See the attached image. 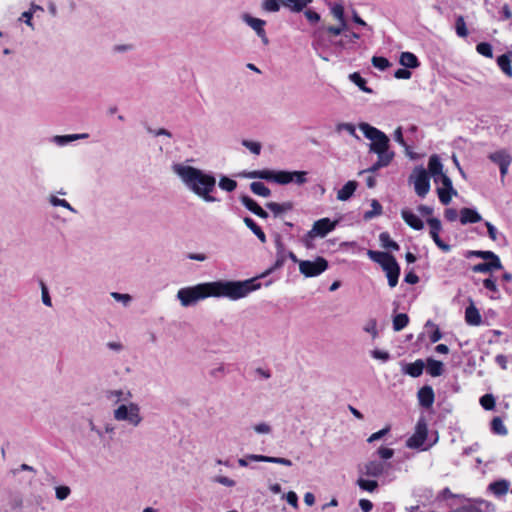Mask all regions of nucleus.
Masks as SVG:
<instances>
[{
	"label": "nucleus",
	"mask_w": 512,
	"mask_h": 512,
	"mask_svg": "<svg viewBox=\"0 0 512 512\" xmlns=\"http://www.w3.org/2000/svg\"><path fill=\"white\" fill-rule=\"evenodd\" d=\"M429 176L431 175L433 179L435 177H439L443 173V164L441 163L440 157L436 154L430 156L428 161V171Z\"/></svg>",
	"instance_id": "25"
},
{
	"label": "nucleus",
	"mask_w": 512,
	"mask_h": 512,
	"mask_svg": "<svg viewBox=\"0 0 512 512\" xmlns=\"http://www.w3.org/2000/svg\"><path fill=\"white\" fill-rule=\"evenodd\" d=\"M427 372L432 377H438L443 373V363L434 359H428Z\"/></svg>",
	"instance_id": "36"
},
{
	"label": "nucleus",
	"mask_w": 512,
	"mask_h": 512,
	"mask_svg": "<svg viewBox=\"0 0 512 512\" xmlns=\"http://www.w3.org/2000/svg\"><path fill=\"white\" fill-rule=\"evenodd\" d=\"M347 31V23H339L338 26H321L319 27L315 33L314 37L317 40H321L324 38L325 34H331L333 36H338L343 34V32Z\"/></svg>",
	"instance_id": "16"
},
{
	"label": "nucleus",
	"mask_w": 512,
	"mask_h": 512,
	"mask_svg": "<svg viewBox=\"0 0 512 512\" xmlns=\"http://www.w3.org/2000/svg\"><path fill=\"white\" fill-rule=\"evenodd\" d=\"M497 64L505 75H507L509 78H512L511 60L506 54L500 55L497 58Z\"/></svg>",
	"instance_id": "37"
},
{
	"label": "nucleus",
	"mask_w": 512,
	"mask_h": 512,
	"mask_svg": "<svg viewBox=\"0 0 512 512\" xmlns=\"http://www.w3.org/2000/svg\"><path fill=\"white\" fill-rule=\"evenodd\" d=\"M510 487V482L506 479H500L489 484L488 489L496 497H501L507 494Z\"/></svg>",
	"instance_id": "23"
},
{
	"label": "nucleus",
	"mask_w": 512,
	"mask_h": 512,
	"mask_svg": "<svg viewBox=\"0 0 512 512\" xmlns=\"http://www.w3.org/2000/svg\"><path fill=\"white\" fill-rule=\"evenodd\" d=\"M401 216L405 223L414 230H421L424 227L423 221L409 209H403Z\"/></svg>",
	"instance_id": "19"
},
{
	"label": "nucleus",
	"mask_w": 512,
	"mask_h": 512,
	"mask_svg": "<svg viewBox=\"0 0 512 512\" xmlns=\"http://www.w3.org/2000/svg\"><path fill=\"white\" fill-rule=\"evenodd\" d=\"M242 145L255 155H259L261 152V144L259 142L243 140Z\"/></svg>",
	"instance_id": "57"
},
{
	"label": "nucleus",
	"mask_w": 512,
	"mask_h": 512,
	"mask_svg": "<svg viewBox=\"0 0 512 512\" xmlns=\"http://www.w3.org/2000/svg\"><path fill=\"white\" fill-rule=\"evenodd\" d=\"M417 398L421 407L426 409L432 407L435 400V394L432 387L426 385L420 388L417 393Z\"/></svg>",
	"instance_id": "17"
},
{
	"label": "nucleus",
	"mask_w": 512,
	"mask_h": 512,
	"mask_svg": "<svg viewBox=\"0 0 512 512\" xmlns=\"http://www.w3.org/2000/svg\"><path fill=\"white\" fill-rule=\"evenodd\" d=\"M253 429L257 434H261V435L270 434L272 432V427L265 422L255 424L253 426Z\"/></svg>",
	"instance_id": "60"
},
{
	"label": "nucleus",
	"mask_w": 512,
	"mask_h": 512,
	"mask_svg": "<svg viewBox=\"0 0 512 512\" xmlns=\"http://www.w3.org/2000/svg\"><path fill=\"white\" fill-rule=\"evenodd\" d=\"M243 220L246 226L255 234V236L261 241V243H265L266 235L262 231V229L257 225V223L250 217H245Z\"/></svg>",
	"instance_id": "35"
},
{
	"label": "nucleus",
	"mask_w": 512,
	"mask_h": 512,
	"mask_svg": "<svg viewBox=\"0 0 512 512\" xmlns=\"http://www.w3.org/2000/svg\"><path fill=\"white\" fill-rule=\"evenodd\" d=\"M358 187V183L354 180L348 181L340 190L337 192V199L340 201H347L351 198Z\"/></svg>",
	"instance_id": "26"
},
{
	"label": "nucleus",
	"mask_w": 512,
	"mask_h": 512,
	"mask_svg": "<svg viewBox=\"0 0 512 512\" xmlns=\"http://www.w3.org/2000/svg\"><path fill=\"white\" fill-rule=\"evenodd\" d=\"M358 127L364 136L371 141L369 145L370 152L376 155L395 156L394 152L389 150L390 140L384 132L365 122L360 123Z\"/></svg>",
	"instance_id": "4"
},
{
	"label": "nucleus",
	"mask_w": 512,
	"mask_h": 512,
	"mask_svg": "<svg viewBox=\"0 0 512 512\" xmlns=\"http://www.w3.org/2000/svg\"><path fill=\"white\" fill-rule=\"evenodd\" d=\"M248 459L255 462H268L275 463L284 466H292V461L287 458L282 457H273V456H265V455H257V454H249Z\"/></svg>",
	"instance_id": "18"
},
{
	"label": "nucleus",
	"mask_w": 512,
	"mask_h": 512,
	"mask_svg": "<svg viewBox=\"0 0 512 512\" xmlns=\"http://www.w3.org/2000/svg\"><path fill=\"white\" fill-rule=\"evenodd\" d=\"M410 179L413 180L416 194L419 197H425L430 190V176L427 170L422 166L416 167Z\"/></svg>",
	"instance_id": "10"
},
{
	"label": "nucleus",
	"mask_w": 512,
	"mask_h": 512,
	"mask_svg": "<svg viewBox=\"0 0 512 512\" xmlns=\"http://www.w3.org/2000/svg\"><path fill=\"white\" fill-rule=\"evenodd\" d=\"M259 279L260 277H254L243 281L219 280L208 282L210 296L228 298L233 301L245 298L261 287Z\"/></svg>",
	"instance_id": "2"
},
{
	"label": "nucleus",
	"mask_w": 512,
	"mask_h": 512,
	"mask_svg": "<svg viewBox=\"0 0 512 512\" xmlns=\"http://www.w3.org/2000/svg\"><path fill=\"white\" fill-rule=\"evenodd\" d=\"M176 297L183 307L193 306L198 301L211 297L208 282L181 288Z\"/></svg>",
	"instance_id": "7"
},
{
	"label": "nucleus",
	"mask_w": 512,
	"mask_h": 512,
	"mask_svg": "<svg viewBox=\"0 0 512 512\" xmlns=\"http://www.w3.org/2000/svg\"><path fill=\"white\" fill-rule=\"evenodd\" d=\"M482 220V216L472 208H462L460 210V222L463 225L477 223Z\"/></svg>",
	"instance_id": "21"
},
{
	"label": "nucleus",
	"mask_w": 512,
	"mask_h": 512,
	"mask_svg": "<svg viewBox=\"0 0 512 512\" xmlns=\"http://www.w3.org/2000/svg\"><path fill=\"white\" fill-rule=\"evenodd\" d=\"M476 257L486 260L487 262L500 261L499 256L496 255L493 251L478 250V254H476Z\"/></svg>",
	"instance_id": "56"
},
{
	"label": "nucleus",
	"mask_w": 512,
	"mask_h": 512,
	"mask_svg": "<svg viewBox=\"0 0 512 512\" xmlns=\"http://www.w3.org/2000/svg\"><path fill=\"white\" fill-rule=\"evenodd\" d=\"M426 440V429L425 427L421 430L418 425L417 432L407 440V446L409 448H420L423 446Z\"/></svg>",
	"instance_id": "27"
},
{
	"label": "nucleus",
	"mask_w": 512,
	"mask_h": 512,
	"mask_svg": "<svg viewBox=\"0 0 512 512\" xmlns=\"http://www.w3.org/2000/svg\"><path fill=\"white\" fill-rule=\"evenodd\" d=\"M173 172L181 179L188 190L205 202H216L211 194L216 188V178L212 173H207L193 166L181 163L172 166Z\"/></svg>",
	"instance_id": "1"
},
{
	"label": "nucleus",
	"mask_w": 512,
	"mask_h": 512,
	"mask_svg": "<svg viewBox=\"0 0 512 512\" xmlns=\"http://www.w3.org/2000/svg\"><path fill=\"white\" fill-rule=\"evenodd\" d=\"M499 269H502L501 261L482 262V263H478L472 267V271L475 273H488L493 270H499Z\"/></svg>",
	"instance_id": "30"
},
{
	"label": "nucleus",
	"mask_w": 512,
	"mask_h": 512,
	"mask_svg": "<svg viewBox=\"0 0 512 512\" xmlns=\"http://www.w3.org/2000/svg\"><path fill=\"white\" fill-rule=\"evenodd\" d=\"M71 493V489L68 486H58L55 488L56 498L60 501L65 500Z\"/></svg>",
	"instance_id": "59"
},
{
	"label": "nucleus",
	"mask_w": 512,
	"mask_h": 512,
	"mask_svg": "<svg viewBox=\"0 0 512 512\" xmlns=\"http://www.w3.org/2000/svg\"><path fill=\"white\" fill-rule=\"evenodd\" d=\"M349 79L357 85L361 91L365 93H373V90L366 86V80L358 72L351 73L349 75Z\"/></svg>",
	"instance_id": "38"
},
{
	"label": "nucleus",
	"mask_w": 512,
	"mask_h": 512,
	"mask_svg": "<svg viewBox=\"0 0 512 512\" xmlns=\"http://www.w3.org/2000/svg\"><path fill=\"white\" fill-rule=\"evenodd\" d=\"M241 19L246 25H248L252 30H254V32L261 39L264 45H267L269 43V39L265 31V20L253 17L248 13L242 14Z\"/></svg>",
	"instance_id": "12"
},
{
	"label": "nucleus",
	"mask_w": 512,
	"mask_h": 512,
	"mask_svg": "<svg viewBox=\"0 0 512 512\" xmlns=\"http://www.w3.org/2000/svg\"><path fill=\"white\" fill-rule=\"evenodd\" d=\"M246 177L250 179H263L272 181L280 185H287L289 183H295L297 185H303L307 182L306 171H285V170H255L246 174Z\"/></svg>",
	"instance_id": "3"
},
{
	"label": "nucleus",
	"mask_w": 512,
	"mask_h": 512,
	"mask_svg": "<svg viewBox=\"0 0 512 512\" xmlns=\"http://www.w3.org/2000/svg\"><path fill=\"white\" fill-rule=\"evenodd\" d=\"M219 187L224 191L232 192L236 189L237 182L233 179L223 176L219 181Z\"/></svg>",
	"instance_id": "47"
},
{
	"label": "nucleus",
	"mask_w": 512,
	"mask_h": 512,
	"mask_svg": "<svg viewBox=\"0 0 512 512\" xmlns=\"http://www.w3.org/2000/svg\"><path fill=\"white\" fill-rule=\"evenodd\" d=\"M49 203L54 206V207H63L69 211H71L72 213H77V210L75 208H73L70 203L68 201H66L65 199H60L58 197H56L55 195H51L49 197Z\"/></svg>",
	"instance_id": "44"
},
{
	"label": "nucleus",
	"mask_w": 512,
	"mask_h": 512,
	"mask_svg": "<svg viewBox=\"0 0 512 512\" xmlns=\"http://www.w3.org/2000/svg\"><path fill=\"white\" fill-rule=\"evenodd\" d=\"M240 201L243 204L245 208H247L249 211L255 214V211H257L260 206L254 201L251 197L247 195H242L240 197Z\"/></svg>",
	"instance_id": "48"
},
{
	"label": "nucleus",
	"mask_w": 512,
	"mask_h": 512,
	"mask_svg": "<svg viewBox=\"0 0 512 512\" xmlns=\"http://www.w3.org/2000/svg\"><path fill=\"white\" fill-rule=\"evenodd\" d=\"M312 1L313 0H281L282 4L294 13L302 12Z\"/></svg>",
	"instance_id": "28"
},
{
	"label": "nucleus",
	"mask_w": 512,
	"mask_h": 512,
	"mask_svg": "<svg viewBox=\"0 0 512 512\" xmlns=\"http://www.w3.org/2000/svg\"><path fill=\"white\" fill-rule=\"evenodd\" d=\"M491 430L493 433L501 436H505L508 433V430L500 417L493 418L491 421Z\"/></svg>",
	"instance_id": "41"
},
{
	"label": "nucleus",
	"mask_w": 512,
	"mask_h": 512,
	"mask_svg": "<svg viewBox=\"0 0 512 512\" xmlns=\"http://www.w3.org/2000/svg\"><path fill=\"white\" fill-rule=\"evenodd\" d=\"M427 224L430 228V236L436 246L443 252H449L451 250V246L445 243L439 236V233L442 229L441 221L437 218H429L427 220Z\"/></svg>",
	"instance_id": "14"
},
{
	"label": "nucleus",
	"mask_w": 512,
	"mask_h": 512,
	"mask_svg": "<svg viewBox=\"0 0 512 512\" xmlns=\"http://www.w3.org/2000/svg\"><path fill=\"white\" fill-rule=\"evenodd\" d=\"M261 8L265 12L275 13L280 10L281 3L279 0H263Z\"/></svg>",
	"instance_id": "45"
},
{
	"label": "nucleus",
	"mask_w": 512,
	"mask_h": 512,
	"mask_svg": "<svg viewBox=\"0 0 512 512\" xmlns=\"http://www.w3.org/2000/svg\"><path fill=\"white\" fill-rule=\"evenodd\" d=\"M488 158L498 166H502V164H511L512 162V158L506 150L495 151L489 154Z\"/></svg>",
	"instance_id": "29"
},
{
	"label": "nucleus",
	"mask_w": 512,
	"mask_h": 512,
	"mask_svg": "<svg viewBox=\"0 0 512 512\" xmlns=\"http://www.w3.org/2000/svg\"><path fill=\"white\" fill-rule=\"evenodd\" d=\"M331 13L339 21V23H346L344 18V7L342 4H334L331 7Z\"/></svg>",
	"instance_id": "54"
},
{
	"label": "nucleus",
	"mask_w": 512,
	"mask_h": 512,
	"mask_svg": "<svg viewBox=\"0 0 512 512\" xmlns=\"http://www.w3.org/2000/svg\"><path fill=\"white\" fill-rule=\"evenodd\" d=\"M465 321L472 326H478L482 322V317L479 310L475 307L473 302L465 310Z\"/></svg>",
	"instance_id": "24"
},
{
	"label": "nucleus",
	"mask_w": 512,
	"mask_h": 512,
	"mask_svg": "<svg viewBox=\"0 0 512 512\" xmlns=\"http://www.w3.org/2000/svg\"><path fill=\"white\" fill-rule=\"evenodd\" d=\"M372 209L369 211H366L364 213V219L370 220L382 213V206L377 200H372L371 202Z\"/></svg>",
	"instance_id": "46"
},
{
	"label": "nucleus",
	"mask_w": 512,
	"mask_h": 512,
	"mask_svg": "<svg viewBox=\"0 0 512 512\" xmlns=\"http://www.w3.org/2000/svg\"><path fill=\"white\" fill-rule=\"evenodd\" d=\"M113 418L118 422H126L132 427H138L143 421L140 405L131 401L119 404L113 410Z\"/></svg>",
	"instance_id": "6"
},
{
	"label": "nucleus",
	"mask_w": 512,
	"mask_h": 512,
	"mask_svg": "<svg viewBox=\"0 0 512 512\" xmlns=\"http://www.w3.org/2000/svg\"><path fill=\"white\" fill-rule=\"evenodd\" d=\"M107 398L114 403H126L132 398L130 390L116 389L107 392Z\"/></svg>",
	"instance_id": "22"
},
{
	"label": "nucleus",
	"mask_w": 512,
	"mask_h": 512,
	"mask_svg": "<svg viewBox=\"0 0 512 512\" xmlns=\"http://www.w3.org/2000/svg\"><path fill=\"white\" fill-rule=\"evenodd\" d=\"M476 50L479 54H481L485 57H488V58L493 57L492 46L487 42H481V43L477 44Z\"/></svg>",
	"instance_id": "52"
},
{
	"label": "nucleus",
	"mask_w": 512,
	"mask_h": 512,
	"mask_svg": "<svg viewBox=\"0 0 512 512\" xmlns=\"http://www.w3.org/2000/svg\"><path fill=\"white\" fill-rule=\"evenodd\" d=\"M266 207L275 215L278 216L283 212L289 211L293 208V204L291 202L284 203H276V202H268Z\"/></svg>",
	"instance_id": "33"
},
{
	"label": "nucleus",
	"mask_w": 512,
	"mask_h": 512,
	"mask_svg": "<svg viewBox=\"0 0 512 512\" xmlns=\"http://www.w3.org/2000/svg\"><path fill=\"white\" fill-rule=\"evenodd\" d=\"M343 36L344 39H341L339 42H337V44L341 47H344L345 42L354 43L360 38V35L358 33L350 32L348 30L346 32H343Z\"/></svg>",
	"instance_id": "55"
},
{
	"label": "nucleus",
	"mask_w": 512,
	"mask_h": 512,
	"mask_svg": "<svg viewBox=\"0 0 512 512\" xmlns=\"http://www.w3.org/2000/svg\"><path fill=\"white\" fill-rule=\"evenodd\" d=\"M275 248H276V261L269 270H267L265 273L261 274L259 277L263 278L269 273H271L274 269L281 268L285 261L288 251L286 250L284 244L282 243L280 237L278 236L275 241Z\"/></svg>",
	"instance_id": "15"
},
{
	"label": "nucleus",
	"mask_w": 512,
	"mask_h": 512,
	"mask_svg": "<svg viewBox=\"0 0 512 512\" xmlns=\"http://www.w3.org/2000/svg\"><path fill=\"white\" fill-rule=\"evenodd\" d=\"M371 61L372 65L381 71L386 70L390 66L389 60L382 56H373Z\"/></svg>",
	"instance_id": "49"
},
{
	"label": "nucleus",
	"mask_w": 512,
	"mask_h": 512,
	"mask_svg": "<svg viewBox=\"0 0 512 512\" xmlns=\"http://www.w3.org/2000/svg\"><path fill=\"white\" fill-rule=\"evenodd\" d=\"M378 159L377 161L367 170L361 171L359 174H363L365 172H376L380 168L387 167L393 160L394 157L390 156H384V155H377Z\"/></svg>",
	"instance_id": "34"
},
{
	"label": "nucleus",
	"mask_w": 512,
	"mask_h": 512,
	"mask_svg": "<svg viewBox=\"0 0 512 512\" xmlns=\"http://www.w3.org/2000/svg\"><path fill=\"white\" fill-rule=\"evenodd\" d=\"M336 129L338 132L346 131L350 135L357 137L355 133V126L351 123H339Z\"/></svg>",
	"instance_id": "62"
},
{
	"label": "nucleus",
	"mask_w": 512,
	"mask_h": 512,
	"mask_svg": "<svg viewBox=\"0 0 512 512\" xmlns=\"http://www.w3.org/2000/svg\"><path fill=\"white\" fill-rule=\"evenodd\" d=\"M381 245L386 249L399 250V245L393 241L387 232H382L379 235Z\"/></svg>",
	"instance_id": "43"
},
{
	"label": "nucleus",
	"mask_w": 512,
	"mask_h": 512,
	"mask_svg": "<svg viewBox=\"0 0 512 512\" xmlns=\"http://www.w3.org/2000/svg\"><path fill=\"white\" fill-rule=\"evenodd\" d=\"M390 467V464L378 461L371 460L365 463L362 466H359L358 471L362 476L368 477H379Z\"/></svg>",
	"instance_id": "13"
},
{
	"label": "nucleus",
	"mask_w": 512,
	"mask_h": 512,
	"mask_svg": "<svg viewBox=\"0 0 512 512\" xmlns=\"http://www.w3.org/2000/svg\"><path fill=\"white\" fill-rule=\"evenodd\" d=\"M336 227V222L331 221L329 218H321L314 222L312 229L307 232L304 237L306 247H310V241L316 237H325L329 232L333 231Z\"/></svg>",
	"instance_id": "9"
},
{
	"label": "nucleus",
	"mask_w": 512,
	"mask_h": 512,
	"mask_svg": "<svg viewBox=\"0 0 512 512\" xmlns=\"http://www.w3.org/2000/svg\"><path fill=\"white\" fill-rule=\"evenodd\" d=\"M399 62L402 66L410 69L417 68L420 65L416 55L411 52H402Z\"/></svg>",
	"instance_id": "32"
},
{
	"label": "nucleus",
	"mask_w": 512,
	"mask_h": 512,
	"mask_svg": "<svg viewBox=\"0 0 512 512\" xmlns=\"http://www.w3.org/2000/svg\"><path fill=\"white\" fill-rule=\"evenodd\" d=\"M434 182L441 185L437 188L440 202L444 205L449 204L452 199V195L456 194L451 179L446 174H442L439 177L436 176Z\"/></svg>",
	"instance_id": "11"
},
{
	"label": "nucleus",
	"mask_w": 512,
	"mask_h": 512,
	"mask_svg": "<svg viewBox=\"0 0 512 512\" xmlns=\"http://www.w3.org/2000/svg\"><path fill=\"white\" fill-rule=\"evenodd\" d=\"M480 404L485 410H493L495 407V398L492 394H485L480 398Z\"/></svg>",
	"instance_id": "51"
},
{
	"label": "nucleus",
	"mask_w": 512,
	"mask_h": 512,
	"mask_svg": "<svg viewBox=\"0 0 512 512\" xmlns=\"http://www.w3.org/2000/svg\"><path fill=\"white\" fill-rule=\"evenodd\" d=\"M483 286L491 291L493 294H498L499 293V290H498V287H497V284L495 282V280H493L492 278H487L483 281Z\"/></svg>",
	"instance_id": "64"
},
{
	"label": "nucleus",
	"mask_w": 512,
	"mask_h": 512,
	"mask_svg": "<svg viewBox=\"0 0 512 512\" xmlns=\"http://www.w3.org/2000/svg\"><path fill=\"white\" fill-rule=\"evenodd\" d=\"M328 261L318 256L314 260H303L299 262V271L307 278L317 277L328 269Z\"/></svg>",
	"instance_id": "8"
},
{
	"label": "nucleus",
	"mask_w": 512,
	"mask_h": 512,
	"mask_svg": "<svg viewBox=\"0 0 512 512\" xmlns=\"http://www.w3.org/2000/svg\"><path fill=\"white\" fill-rule=\"evenodd\" d=\"M488 236L492 241H497L499 238H504V235L497 230V228L489 221H485Z\"/></svg>",
	"instance_id": "50"
},
{
	"label": "nucleus",
	"mask_w": 512,
	"mask_h": 512,
	"mask_svg": "<svg viewBox=\"0 0 512 512\" xmlns=\"http://www.w3.org/2000/svg\"><path fill=\"white\" fill-rule=\"evenodd\" d=\"M110 295L115 301L122 303L124 306H128L132 301V297L129 294L112 292Z\"/></svg>",
	"instance_id": "58"
},
{
	"label": "nucleus",
	"mask_w": 512,
	"mask_h": 512,
	"mask_svg": "<svg viewBox=\"0 0 512 512\" xmlns=\"http://www.w3.org/2000/svg\"><path fill=\"white\" fill-rule=\"evenodd\" d=\"M368 257L378 263L386 274L388 285L394 288L398 284L400 266L395 257L387 252L368 250Z\"/></svg>",
	"instance_id": "5"
},
{
	"label": "nucleus",
	"mask_w": 512,
	"mask_h": 512,
	"mask_svg": "<svg viewBox=\"0 0 512 512\" xmlns=\"http://www.w3.org/2000/svg\"><path fill=\"white\" fill-rule=\"evenodd\" d=\"M357 485L360 489L367 492H374L378 487L377 481L364 479L362 476L358 478Z\"/></svg>",
	"instance_id": "42"
},
{
	"label": "nucleus",
	"mask_w": 512,
	"mask_h": 512,
	"mask_svg": "<svg viewBox=\"0 0 512 512\" xmlns=\"http://www.w3.org/2000/svg\"><path fill=\"white\" fill-rule=\"evenodd\" d=\"M250 190L258 195V196H262V197H269L271 195V190L265 186L262 182H252L250 184Z\"/></svg>",
	"instance_id": "39"
},
{
	"label": "nucleus",
	"mask_w": 512,
	"mask_h": 512,
	"mask_svg": "<svg viewBox=\"0 0 512 512\" xmlns=\"http://www.w3.org/2000/svg\"><path fill=\"white\" fill-rule=\"evenodd\" d=\"M40 285H41L42 302L45 306L51 307L52 301H51V297L49 295L48 288L43 281L40 282Z\"/></svg>",
	"instance_id": "61"
},
{
	"label": "nucleus",
	"mask_w": 512,
	"mask_h": 512,
	"mask_svg": "<svg viewBox=\"0 0 512 512\" xmlns=\"http://www.w3.org/2000/svg\"><path fill=\"white\" fill-rule=\"evenodd\" d=\"M377 454L378 456L381 458V459H384V460H388L390 458L393 457L394 455V450L391 449V448H387V447H380L378 450H377Z\"/></svg>",
	"instance_id": "63"
},
{
	"label": "nucleus",
	"mask_w": 512,
	"mask_h": 512,
	"mask_svg": "<svg viewBox=\"0 0 512 512\" xmlns=\"http://www.w3.org/2000/svg\"><path fill=\"white\" fill-rule=\"evenodd\" d=\"M409 323V317L405 313H399L393 318V329L395 331L403 330Z\"/></svg>",
	"instance_id": "40"
},
{
	"label": "nucleus",
	"mask_w": 512,
	"mask_h": 512,
	"mask_svg": "<svg viewBox=\"0 0 512 512\" xmlns=\"http://www.w3.org/2000/svg\"><path fill=\"white\" fill-rule=\"evenodd\" d=\"M89 135L87 133L70 134V135H56L51 138V142L57 146H66L76 140L86 139Z\"/></svg>",
	"instance_id": "20"
},
{
	"label": "nucleus",
	"mask_w": 512,
	"mask_h": 512,
	"mask_svg": "<svg viewBox=\"0 0 512 512\" xmlns=\"http://www.w3.org/2000/svg\"><path fill=\"white\" fill-rule=\"evenodd\" d=\"M455 28H456V33L459 37H466L468 35L466 23L462 16H459L456 19Z\"/></svg>",
	"instance_id": "53"
},
{
	"label": "nucleus",
	"mask_w": 512,
	"mask_h": 512,
	"mask_svg": "<svg viewBox=\"0 0 512 512\" xmlns=\"http://www.w3.org/2000/svg\"><path fill=\"white\" fill-rule=\"evenodd\" d=\"M424 362L420 359L416 360L413 363L406 364L403 372L408 374L411 377H419L423 373Z\"/></svg>",
	"instance_id": "31"
}]
</instances>
